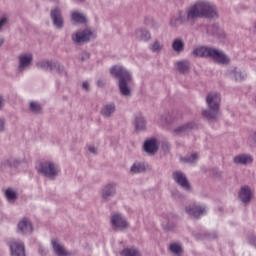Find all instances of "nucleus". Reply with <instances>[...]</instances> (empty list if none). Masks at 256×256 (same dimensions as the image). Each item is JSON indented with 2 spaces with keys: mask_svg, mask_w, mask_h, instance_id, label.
I'll use <instances>...</instances> for the list:
<instances>
[{
  "mask_svg": "<svg viewBox=\"0 0 256 256\" xmlns=\"http://www.w3.org/2000/svg\"><path fill=\"white\" fill-rule=\"evenodd\" d=\"M250 243H255V237H252V238L250 239Z\"/></svg>",
  "mask_w": 256,
  "mask_h": 256,
  "instance_id": "nucleus-49",
  "label": "nucleus"
},
{
  "mask_svg": "<svg viewBox=\"0 0 256 256\" xmlns=\"http://www.w3.org/2000/svg\"><path fill=\"white\" fill-rule=\"evenodd\" d=\"M50 17L52 19L53 26L55 29H63L65 27V20L63 19V14L61 8H54L50 12Z\"/></svg>",
  "mask_w": 256,
  "mask_h": 256,
  "instance_id": "nucleus-14",
  "label": "nucleus"
},
{
  "mask_svg": "<svg viewBox=\"0 0 256 256\" xmlns=\"http://www.w3.org/2000/svg\"><path fill=\"white\" fill-rule=\"evenodd\" d=\"M33 65V54L31 52L22 53L18 56V73H25Z\"/></svg>",
  "mask_w": 256,
  "mask_h": 256,
  "instance_id": "nucleus-7",
  "label": "nucleus"
},
{
  "mask_svg": "<svg viewBox=\"0 0 256 256\" xmlns=\"http://www.w3.org/2000/svg\"><path fill=\"white\" fill-rule=\"evenodd\" d=\"M217 19L219 12L217 11V5L207 0H200L188 8V19L194 21L196 19Z\"/></svg>",
  "mask_w": 256,
  "mask_h": 256,
  "instance_id": "nucleus-1",
  "label": "nucleus"
},
{
  "mask_svg": "<svg viewBox=\"0 0 256 256\" xmlns=\"http://www.w3.org/2000/svg\"><path fill=\"white\" fill-rule=\"evenodd\" d=\"M172 49L176 53H183V50L185 49V43H183V40L181 39H175L172 42Z\"/></svg>",
  "mask_w": 256,
  "mask_h": 256,
  "instance_id": "nucleus-34",
  "label": "nucleus"
},
{
  "mask_svg": "<svg viewBox=\"0 0 256 256\" xmlns=\"http://www.w3.org/2000/svg\"><path fill=\"white\" fill-rule=\"evenodd\" d=\"M134 37L137 41L149 43L151 41V32L147 28H138L134 32Z\"/></svg>",
  "mask_w": 256,
  "mask_h": 256,
  "instance_id": "nucleus-20",
  "label": "nucleus"
},
{
  "mask_svg": "<svg viewBox=\"0 0 256 256\" xmlns=\"http://www.w3.org/2000/svg\"><path fill=\"white\" fill-rule=\"evenodd\" d=\"M184 23H191V25L195 23V20L189 19V10L186 11V15L182 11H179L176 16L170 19L171 27H179V25H183Z\"/></svg>",
  "mask_w": 256,
  "mask_h": 256,
  "instance_id": "nucleus-12",
  "label": "nucleus"
},
{
  "mask_svg": "<svg viewBox=\"0 0 256 256\" xmlns=\"http://www.w3.org/2000/svg\"><path fill=\"white\" fill-rule=\"evenodd\" d=\"M23 163V160L17 159V158H9L6 159L3 162V167H10L11 169H17L21 164Z\"/></svg>",
  "mask_w": 256,
  "mask_h": 256,
  "instance_id": "nucleus-30",
  "label": "nucleus"
},
{
  "mask_svg": "<svg viewBox=\"0 0 256 256\" xmlns=\"http://www.w3.org/2000/svg\"><path fill=\"white\" fill-rule=\"evenodd\" d=\"M172 177L175 183L180 185V187H182L184 191H189L191 189V184H189V180H187V176L181 170H177L173 172Z\"/></svg>",
  "mask_w": 256,
  "mask_h": 256,
  "instance_id": "nucleus-16",
  "label": "nucleus"
},
{
  "mask_svg": "<svg viewBox=\"0 0 256 256\" xmlns=\"http://www.w3.org/2000/svg\"><path fill=\"white\" fill-rule=\"evenodd\" d=\"M75 1H77L78 3H83V1L85 0H75Z\"/></svg>",
  "mask_w": 256,
  "mask_h": 256,
  "instance_id": "nucleus-50",
  "label": "nucleus"
},
{
  "mask_svg": "<svg viewBox=\"0 0 256 256\" xmlns=\"http://www.w3.org/2000/svg\"><path fill=\"white\" fill-rule=\"evenodd\" d=\"M97 37L95 33H93L91 30H80L77 32H74L71 35V39L75 45H83V43H89L91 39H95Z\"/></svg>",
  "mask_w": 256,
  "mask_h": 256,
  "instance_id": "nucleus-5",
  "label": "nucleus"
},
{
  "mask_svg": "<svg viewBox=\"0 0 256 256\" xmlns=\"http://www.w3.org/2000/svg\"><path fill=\"white\" fill-rule=\"evenodd\" d=\"M71 19L74 21V23H87V16H85V14L79 10H74L71 12Z\"/></svg>",
  "mask_w": 256,
  "mask_h": 256,
  "instance_id": "nucleus-27",
  "label": "nucleus"
},
{
  "mask_svg": "<svg viewBox=\"0 0 256 256\" xmlns=\"http://www.w3.org/2000/svg\"><path fill=\"white\" fill-rule=\"evenodd\" d=\"M181 163H186L187 165H195L199 161V154L192 153L191 155L181 157Z\"/></svg>",
  "mask_w": 256,
  "mask_h": 256,
  "instance_id": "nucleus-31",
  "label": "nucleus"
},
{
  "mask_svg": "<svg viewBox=\"0 0 256 256\" xmlns=\"http://www.w3.org/2000/svg\"><path fill=\"white\" fill-rule=\"evenodd\" d=\"M29 109L32 113H41V104H39L38 102L32 101L30 102V106Z\"/></svg>",
  "mask_w": 256,
  "mask_h": 256,
  "instance_id": "nucleus-41",
  "label": "nucleus"
},
{
  "mask_svg": "<svg viewBox=\"0 0 256 256\" xmlns=\"http://www.w3.org/2000/svg\"><path fill=\"white\" fill-rule=\"evenodd\" d=\"M226 75L233 81H245L247 78V73L237 67H233L231 70H228Z\"/></svg>",
  "mask_w": 256,
  "mask_h": 256,
  "instance_id": "nucleus-19",
  "label": "nucleus"
},
{
  "mask_svg": "<svg viewBox=\"0 0 256 256\" xmlns=\"http://www.w3.org/2000/svg\"><path fill=\"white\" fill-rule=\"evenodd\" d=\"M88 151L92 153V155H97V148L95 146H89Z\"/></svg>",
  "mask_w": 256,
  "mask_h": 256,
  "instance_id": "nucleus-46",
  "label": "nucleus"
},
{
  "mask_svg": "<svg viewBox=\"0 0 256 256\" xmlns=\"http://www.w3.org/2000/svg\"><path fill=\"white\" fill-rule=\"evenodd\" d=\"M16 231L19 235H31L34 231L33 222L28 217L21 218L17 223Z\"/></svg>",
  "mask_w": 256,
  "mask_h": 256,
  "instance_id": "nucleus-9",
  "label": "nucleus"
},
{
  "mask_svg": "<svg viewBox=\"0 0 256 256\" xmlns=\"http://www.w3.org/2000/svg\"><path fill=\"white\" fill-rule=\"evenodd\" d=\"M210 59H212L214 63H217L218 65H229V63H231V58H229V56H227L223 50L216 48H212V51L210 52Z\"/></svg>",
  "mask_w": 256,
  "mask_h": 256,
  "instance_id": "nucleus-10",
  "label": "nucleus"
},
{
  "mask_svg": "<svg viewBox=\"0 0 256 256\" xmlns=\"http://www.w3.org/2000/svg\"><path fill=\"white\" fill-rule=\"evenodd\" d=\"M134 126L136 131H145L147 129V120L145 116L137 114L134 119Z\"/></svg>",
  "mask_w": 256,
  "mask_h": 256,
  "instance_id": "nucleus-24",
  "label": "nucleus"
},
{
  "mask_svg": "<svg viewBox=\"0 0 256 256\" xmlns=\"http://www.w3.org/2000/svg\"><path fill=\"white\" fill-rule=\"evenodd\" d=\"M111 227L114 231H125L129 227V221L121 213H114L110 217Z\"/></svg>",
  "mask_w": 256,
  "mask_h": 256,
  "instance_id": "nucleus-6",
  "label": "nucleus"
},
{
  "mask_svg": "<svg viewBox=\"0 0 256 256\" xmlns=\"http://www.w3.org/2000/svg\"><path fill=\"white\" fill-rule=\"evenodd\" d=\"M7 23H9V15L4 14L1 17V27H3V25H7Z\"/></svg>",
  "mask_w": 256,
  "mask_h": 256,
  "instance_id": "nucleus-44",
  "label": "nucleus"
},
{
  "mask_svg": "<svg viewBox=\"0 0 256 256\" xmlns=\"http://www.w3.org/2000/svg\"><path fill=\"white\" fill-rule=\"evenodd\" d=\"M173 123V115L171 113H164L160 116L161 125H171Z\"/></svg>",
  "mask_w": 256,
  "mask_h": 256,
  "instance_id": "nucleus-40",
  "label": "nucleus"
},
{
  "mask_svg": "<svg viewBox=\"0 0 256 256\" xmlns=\"http://www.w3.org/2000/svg\"><path fill=\"white\" fill-rule=\"evenodd\" d=\"M169 249L174 255H181L183 253V246L179 242L171 243Z\"/></svg>",
  "mask_w": 256,
  "mask_h": 256,
  "instance_id": "nucleus-36",
  "label": "nucleus"
},
{
  "mask_svg": "<svg viewBox=\"0 0 256 256\" xmlns=\"http://www.w3.org/2000/svg\"><path fill=\"white\" fill-rule=\"evenodd\" d=\"M144 151L149 155H155L159 151V145H157V139L146 140L144 143Z\"/></svg>",
  "mask_w": 256,
  "mask_h": 256,
  "instance_id": "nucleus-21",
  "label": "nucleus"
},
{
  "mask_svg": "<svg viewBox=\"0 0 256 256\" xmlns=\"http://www.w3.org/2000/svg\"><path fill=\"white\" fill-rule=\"evenodd\" d=\"M77 59L81 63H83L85 61H89V59H91V54L89 52H87V51H83L80 54H78Z\"/></svg>",
  "mask_w": 256,
  "mask_h": 256,
  "instance_id": "nucleus-42",
  "label": "nucleus"
},
{
  "mask_svg": "<svg viewBox=\"0 0 256 256\" xmlns=\"http://www.w3.org/2000/svg\"><path fill=\"white\" fill-rule=\"evenodd\" d=\"M53 1H57V0H53Z\"/></svg>",
  "mask_w": 256,
  "mask_h": 256,
  "instance_id": "nucleus-51",
  "label": "nucleus"
},
{
  "mask_svg": "<svg viewBox=\"0 0 256 256\" xmlns=\"http://www.w3.org/2000/svg\"><path fill=\"white\" fill-rule=\"evenodd\" d=\"M53 71L62 77H67V70H65V66L61 65L59 62H54Z\"/></svg>",
  "mask_w": 256,
  "mask_h": 256,
  "instance_id": "nucleus-37",
  "label": "nucleus"
},
{
  "mask_svg": "<svg viewBox=\"0 0 256 256\" xmlns=\"http://www.w3.org/2000/svg\"><path fill=\"white\" fill-rule=\"evenodd\" d=\"M39 255L41 256H47L49 255V249L43 246L39 247Z\"/></svg>",
  "mask_w": 256,
  "mask_h": 256,
  "instance_id": "nucleus-43",
  "label": "nucleus"
},
{
  "mask_svg": "<svg viewBox=\"0 0 256 256\" xmlns=\"http://www.w3.org/2000/svg\"><path fill=\"white\" fill-rule=\"evenodd\" d=\"M208 35H214V37H218V39H222L224 37L223 30H221L218 26H211L207 30Z\"/></svg>",
  "mask_w": 256,
  "mask_h": 256,
  "instance_id": "nucleus-35",
  "label": "nucleus"
},
{
  "mask_svg": "<svg viewBox=\"0 0 256 256\" xmlns=\"http://www.w3.org/2000/svg\"><path fill=\"white\" fill-rule=\"evenodd\" d=\"M253 197H255V192L251 186L244 185L240 188L238 192V199L243 203V205H249V203L253 201Z\"/></svg>",
  "mask_w": 256,
  "mask_h": 256,
  "instance_id": "nucleus-8",
  "label": "nucleus"
},
{
  "mask_svg": "<svg viewBox=\"0 0 256 256\" xmlns=\"http://www.w3.org/2000/svg\"><path fill=\"white\" fill-rule=\"evenodd\" d=\"M11 256H27L25 252V243L21 240H11L9 243Z\"/></svg>",
  "mask_w": 256,
  "mask_h": 256,
  "instance_id": "nucleus-15",
  "label": "nucleus"
},
{
  "mask_svg": "<svg viewBox=\"0 0 256 256\" xmlns=\"http://www.w3.org/2000/svg\"><path fill=\"white\" fill-rule=\"evenodd\" d=\"M82 89H83L84 91H90V90H91V85L89 84V82L84 81V82L82 83Z\"/></svg>",
  "mask_w": 256,
  "mask_h": 256,
  "instance_id": "nucleus-45",
  "label": "nucleus"
},
{
  "mask_svg": "<svg viewBox=\"0 0 256 256\" xmlns=\"http://www.w3.org/2000/svg\"><path fill=\"white\" fill-rule=\"evenodd\" d=\"M195 129V123L194 122H187L184 124H181L180 126L175 127L172 130V134L175 137H183V135H187L189 131H193Z\"/></svg>",
  "mask_w": 256,
  "mask_h": 256,
  "instance_id": "nucleus-18",
  "label": "nucleus"
},
{
  "mask_svg": "<svg viewBox=\"0 0 256 256\" xmlns=\"http://www.w3.org/2000/svg\"><path fill=\"white\" fill-rule=\"evenodd\" d=\"M145 169L146 168L144 163L135 162L130 168V173H132V175H137L139 173H143Z\"/></svg>",
  "mask_w": 256,
  "mask_h": 256,
  "instance_id": "nucleus-32",
  "label": "nucleus"
},
{
  "mask_svg": "<svg viewBox=\"0 0 256 256\" xmlns=\"http://www.w3.org/2000/svg\"><path fill=\"white\" fill-rule=\"evenodd\" d=\"M115 111H117V106L114 102H110L102 107L101 115H103L107 119L109 117H113Z\"/></svg>",
  "mask_w": 256,
  "mask_h": 256,
  "instance_id": "nucleus-22",
  "label": "nucleus"
},
{
  "mask_svg": "<svg viewBox=\"0 0 256 256\" xmlns=\"http://www.w3.org/2000/svg\"><path fill=\"white\" fill-rule=\"evenodd\" d=\"M176 67L179 73L185 75V73H189L191 71V63L188 60H180L176 63Z\"/></svg>",
  "mask_w": 256,
  "mask_h": 256,
  "instance_id": "nucleus-29",
  "label": "nucleus"
},
{
  "mask_svg": "<svg viewBox=\"0 0 256 256\" xmlns=\"http://www.w3.org/2000/svg\"><path fill=\"white\" fill-rule=\"evenodd\" d=\"M185 212L187 213V215H189V217L199 219V217H202V215H205V213H207V207L197 204H190L185 207Z\"/></svg>",
  "mask_w": 256,
  "mask_h": 256,
  "instance_id": "nucleus-13",
  "label": "nucleus"
},
{
  "mask_svg": "<svg viewBox=\"0 0 256 256\" xmlns=\"http://www.w3.org/2000/svg\"><path fill=\"white\" fill-rule=\"evenodd\" d=\"M213 48L211 47H205V46H200L198 48H195L192 51V54L194 55V57H205V58H209L211 57V51Z\"/></svg>",
  "mask_w": 256,
  "mask_h": 256,
  "instance_id": "nucleus-23",
  "label": "nucleus"
},
{
  "mask_svg": "<svg viewBox=\"0 0 256 256\" xmlns=\"http://www.w3.org/2000/svg\"><path fill=\"white\" fill-rule=\"evenodd\" d=\"M165 49V44L163 43V41L156 39L154 40L152 43H150L149 45V51H151V53H156L159 54L161 53L163 50Z\"/></svg>",
  "mask_w": 256,
  "mask_h": 256,
  "instance_id": "nucleus-25",
  "label": "nucleus"
},
{
  "mask_svg": "<svg viewBox=\"0 0 256 256\" xmlns=\"http://www.w3.org/2000/svg\"><path fill=\"white\" fill-rule=\"evenodd\" d=\"M37 171L38 173H40V175H43L48 179L54 180L59 177V174L61 173V168L55 162L45 161L38 164Z\"/></svg>",
  "mask_w": 256,
  "mask_h": 256,
  "instance_id": "nucleus-4",
  "label": "nucleus"
},
{
  "mask_svg": "<svg viewBox=\"0 0 256 256\" xmlns=\"http://www.w3.org/2000/svg\"><path fill=\"white\" fill-rule=\"evenodd\" d=\"M110 74L118 79V87L120 95L123 97H131V87L129 83L133 81V74L127 68L121 65H115L110 69Z\"/></svg>",
  "mask_w": 256,
  "mask_h": 256,
  "instance_id": "nucleus-2",
  "label": "nucleus"
},
{
  "mask_svg": "<svg viewBox=\"0 0 256 256\" xmlns=\"http://www.w3.org/2000/svg\"><path fill=\"white\" fill-rule=\"evenodd\" d=\"M210 239H215L217 238V234H213L212 236L209 237Z\"/></svg>",
  "mask_w": 256,
  "mask_h": 256,
  "instance_id": "nucleus-48",
  "label": "nucleus"
},
{
  "mask_svg": "<svg viewBox=\"0 0 256 256\" xmlns=\"http://www.w3.org/2000/svg\"><path fill=\"white\" fill-rule=\"evenodd\" d=\"M206 105L208 109L202 111V117L208 121H217L221 109V94L218 92H209L206 96Z\"/></svg>",
  "mask_w": 256,
  "mask_h": 256,
  "instance_id": "nucleus-3",
  "label": "nucleus"
},
{
  "mask_svg": "<svg viewBox=\"0 0 256 256\" xmlns=\"http://www.w3.org/2000/svg\"><path fill=\"white\" fill-rule=\"evenodd\" d=\"M117 193V184L115 182H109L102 187L101 199L102 201H111Z\"/></svg>",
  "mask_w": 256,
  "mask_h": 256,
  "instance_id": "nucleus-11",
  "label": "nucleus"
},
{
  "mask_svg": "<svg viewBox=\"0 0 256 256\" xmlns=\"http://www.w3.org/2000/svg\"><path fill=\"white\" fill-rule=\"evenodd\" d=\"M53 252L56 256H73V252L67 250L65 245L60 242L58 239H54L51 241Z\"/></svg>",
  "mask_w": 256,
  "mask_h": 256,
  "instance_id": "nucleus-17",
  "label": "nucleus"
},
{
  "mask_svg": "<svg viewBox=\"0 0 256 256\" xmlns=\"http://www.w3.org/2000/svg\"><path fill=\"white\" fill-rule=\"evenodd\" d=\"M144 23H145V25H148L149 27H151V29H154V31H157V29H159V27H161L159 22H155V20H153V18L149 17V16H146L144 18Z\"/></svg>",
  "mask_w": 256,
  "mask_h": 256,
  "instance_id": "nucleus-39",
  "label": "nucleus"
},
{
  "mask_svg": "<svg viewBox=\"0 0 256 256\" xmlns=\"http://www.w3.org/2000/svg\"><path fill=\"white\" fill-rule=\"evenodd\" d=\"M234 163L236 165H249L253 163V157L251 155H238L234 157Z\"/></svg>",
  "mask_w": 256,
  "mask_h": 256,
  "instance_id": "nucleus-26",
  "label": "nucleus"
},
{
  "mask_svg": "<svg viewBox=\"0 0 256 256\" xmlns=\"http://www.w3.org/2000/svg\"><path fill=\"white\" fill-rule=\"evenodd\" d=\"M122 256H143L139 249L137 248H125L122 253Z\"/></svg>",
  "mask_w": 256,
  "mask_h": 256,
  "instance_id": "nucleus-38",
  "label": "nucleus"
},
{
  "mask_svg": "<svg viewBox=\"0 0 256 256\" xmlns=\"http://www.w3.org/2000/svg\"><path fill=\"white\" fill-rule=\"evenodd\" d=\"M97 85H98V87H104V86H105V80L99 79V80L97 81Z\"/></svg>",
  "mask_w": 256,
  "mask_h": 256,
  "instance_id": "nucleus-47",
  "label": "nucleus"
},
{
  "mask_svg": "<svg viewBox=\"0 0 256 256\" xmlns=\"http://www.w3.org/2000/svg\"><path fill=\"white\" fill-rule=\"evenodd\" d=\"M17 197V191H15L14 189L8 188L5 191V198L8 201V203H15V201H17Z\"/></svg>",
  "mask_w": 256,
  "mask_h": 256,
  "instance_id": "nucleus-33",
  "label": "nucleus"
},
{
  "mask_svg": "<svg viewBox=\"0 0 256 256\" xmlns=\"http://www.w3.org/2000/svg\"><path fill=\"white\" fill-rule=\"evenodd\" d=\"M54 61L51 60H40L36 63L37 69H42V71H53Z\"/></svg>",
  "mask_w": 256,
  "mask_h": 256,
  "instance_id": "nucleus-28",
  "label": "nucleus"
}]
</instances>
